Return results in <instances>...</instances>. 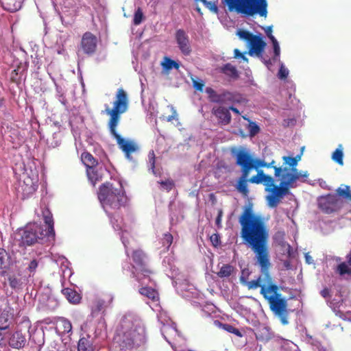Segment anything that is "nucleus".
<instances>
[{"mask_svg": "<svg viewBox=\"0 0 351 351\" xmlns=\"http://www.w3.org/2000/svg\"><path fill=\"white\" fill-rule=\"evenodd\" d=\"M250 271L249 269H243L241 270V274L240 276V282L241 284L247 286L249 289V286L250 285L251 281H248L249 276L250 275Z\"/></svg>", "mask_w": 351, "mask_h": 351, "instance_id": "nucleus-36", "label": "nucleus"}, {"mask_svg": "<svg viewBox=\"0 0 351 351\" xmlns=\"http://www.w3.org/2000/svg\"><path fill=\"white\" fill-rule=\"evenodd\" d=\"M162 335L164 336L165 339L169 342V340L168 339V335H173V334H176V330L173 327H171L169 326H164L162 328Z\"/></svg>", "mask_w": 351, "mask_h": 351, "instance_id": "nucleus-41", "label": "nucleus"}, {"mask_svg": "<svg viewBox=\"0 0 351 351\" xmlns=\"http://www.w3.org/2000/svg\"><path fill=\"white\" fill-rule=\"evenodd\" d=\"M97 46V38L93 33L86 32L82 35L80 48L85 54L88 56L94 54L96 52Z\"/></svg>", "mask_w": 351, "mask_h": 351, "instance_id": "nucleus-11", "label": "nucleus"}, {"mask_svg": "<svg viewBox=\"0 0 351 351\" xmlns=\"http://www.w3.org/2000/svg\"><path fill=\"white\" fill-rule=\"evenodd\" d=\"M162 242L164 246L167 245V247L169 248L173 242L172 234L170 233L164 234L163 237L162 239Z\"/></svg>", "mask_w": 351, "mask_h": 351, "instance_id": "nucleus-45", "label": "nucleus"}, {"mask_svg": "<svg viewBox=\"0 0 351 351\" xmlns=\"http://www.w3.org/2000/svg\"><path fill=\"white\" fill-rule=\"evenodd\" d=\"M265 32L267 35V36L269 38L271 41H273L274 40H276V38L272 34V26H267L265 29Z\"/></svg>", "mask_w": 351, "mask_h": 351, "instance_id": "nucleus-57", "label": "nucleus"}, {"mask_svg": "<svg viewBox=\"0 0 351 351\" xmlns=\"http://www.w3.org/2000/svg\"><path fill=\"white\" fill-rule=\"evenodd\" d=\"M204 5L208 8L209 9L210 11L215 12V13H217L218 12V8L217 6L215 5V3L213 2H211V1H206V3H204Z\"/></svg>", "mask_w": 351, "mask_h": 351, "instance_id": "nucleus-53", "label": "nucleus"}, {"mask_svg": "<svg viewBox=\"0 0 351 351\" xmlns=\"http://www.w3.org/2000/svg\"><path fill=\"white\" fill-rule=\"evenodd\" d=\"M98 199L106 213L119 210L126 205L128 197L120 181L116 185L106 182L99 188Z\"/></svg>", "mask_w": 351, "mask_h": 351, "instance_id": "nucleus-4", "label": "nucleus"}, {"mask_svg": "<svg viewBox=\"0 0 351 351\" xmlns=\"http://www.w3.org/2000/svg\"><path fill=\"white\" fill-rule=\"evenodd\" d=\"M27 343L25 335L21 330L12 333L8 339V345L14 349L20 350L25 347Z\"/></svg>", "mask_w": 351, "mask_h": 351, "instance_id": "nucleus-15", "label": "nucleus"}, {"mask_svg": "<svg viewBox=\"0 0 351 351\" xmlns=\"http://www.w3.org/2000/svg\"><path fill=\"white\" fill-rule=\"evenodd\" d=\"M234 156L236 159V164L239 166L241 169L247 170V172L249 173L252 169H254L258 171L259 167H267V162L260 159L254 158L251 154L245 150L238 151L234 154Z\"/></svg>", "mask_w": 351, "mask_h": 351, "instance_id": "nucleus-7", "label": "nucleus"}, {"mask_svg": "<svg viewBox=\"0 0 351 351\" xmlns=\"http://www.w3.org/2000/svg\"><path fill=\"white\" fill-rule=\"evenodd\" d=\"M212 113L219 119V123L223 125H228L231 121V114L228 108L224 107H214Z\"/></svg>", "mask_w": 351, "mask_h": 351, "instance_id": "nucleus-18", "label": "nucleus"}, {"mask_svg": "<svg viewBox=\"0 0 351 351\" xmlns=\"http://www.w3.org/2000/svg\"><path fill=\"white\" fill-rule=\"evenodd\" d=\"M12 264V260L10 254L3 248H0V275L5 276Z\"/></svg>", "mask_w": 351, "mask_h": 351, "instance_id": "nucleus-16", "label": "nucleus"}, {"mask_svg": "<svg viewBox=\"0 0 351 351\" xmlns=\"http://www.w3.org/2000/svg\"><path fill=\"white\" fill-rule=\"evenodd\" d=\"M249 55L252 56L256 55L258 58H263V52L266 46V43L263 40L260 35L255 36L248 43Z\"/></svg>", "mask_w": 351, "mask_h": 351, "instance_id": "nucleus-14", "label": "nucleus"}, {"mask_svg": "<svg viewBox=\"0 0 351 351\" xmlns=\"http://www.w3.org/2000/svg\"><path fill=\"white\" fill-rule=\"evenodd\" d=\"M61 325L63 329L64 333H69L72 330V324L69 320L65 318H62L60 320Z\"/></svg>", "mask_w": 351, "mask_h": 351, "instance_id": "nucleus-42", "label": "nucleus"}, {"mask_svg": "<svg viewBox=\"0 0 351 351\" xmlns=\"http://www.w3.org/2000/svg\"><path fill=\"white\" fill-rule=\"evenodd\" d=\"M332 159L339 165H343V153L342 145H339L338 147L333 152Z\"/></svg>", "mask_w": 351, "mask_h": 351, "instance_id": "nucleus-32", "label": "nucleus"}, {"mask_svg": "<svg viewBox=\"0 0 351 351\" xmlns=\"http://www.w3.org/2000/svg\"><path fill=\"white\" fill-rule=\"evenodd\" d=\"M114 296L111 293H103L96 297L92 302L90 306V315L93 317L99 315L104 316L106 310L110 308L112 304Z\"/></svg>", "mask_w": 351, "mask_h": 351, "instance_id": "nucleus-8", "label": "nucleus"}, {"mask_svg": "<svg viewBox=\"0 0 351 351\" xmlns=\"http://www.w3.org/2000/svg\"><path fill=\"white\" fill-rule=\"evenodd\" d=\"M283 160L285 162L287 165L291 167L292 168H295L297 165L296 160H294L293 157L284 156Z\"/></svg>", "mask_w": 351, "mask_h": 351, "instance_id": "nucleus-50", "label": "nucleus"}, {"mask_svg": "<svg viewBox=\"0 0 351 351\" xmlns=\"http://www.w3.org/2000/svg\"><path fill=\"white\" fill-rule=\"evenodd\" d=\"M222 328H223V329L228 331V332L234 334L235 335H237L238 337L242 336L240 330L238 328H235L234 326H233L230 324H222Z\"/></svg>", "mask_w": 351, "mask_h": 351, "instance_id": "nucleus-40", "label": "nucleus"}, {"mask_svg": "<svg viewBox=\"0 0 351 351\" xmlns=\"http://www.w3.org/2000/svg\"><path fill=\"white\" fill-rule=\"evenodd\" d=\"M337 271L341 276L346 274L351 275V266H350L347 263L343 262L337 266Z\"/></svg>", "mask_w": 351, "mask_h": 351, "instance_id": "nucleus-34", "label": "nucleus"}, {"mask_svg": "<svg viewBox=\"0 0 351 351\" xmlns=\"http://www.w3.org/2000/svg\"><path fill=\"white\" fill-rule=\"evenodd\" d=\"M8 319L7 314H1L0 315V328L6 330L9 328Z\"/></svg>", "mask_w": 351, "mask_h": 351, "instance_id": "nucleus-47", "label": "nucleus"}, {"mask_svg": "<svg viewBox=\"0 0 351 351\" xmlns=\"http://www.w3.org/2000/svg\"><path fill=\"white\" fill-rule=\"evenodd\" d=\"M234 270V268L233 266L226 264L223 265L219 269V271L217 273V275L218 277L223 278H228L232 275Z\"/></svg>", "mask_w": 351, "mask_h": 351, "instance_id": "nucleus-30", "label": "nucleus"}, {"mask_svg": "<svg viewBox=\"0 0 351 351\" xmlns=\"http://www.w3.org/2000/svg\"><path fill=\"white\" fill-rule=\"evenodd\" d=\"M337 197H341L349 201H351V191L350 187L348 185H343V187H339L336 189V194Z\"/></svg>", "mask_w": 351, "mask_h": 351, "instance_id": "nucleus-31", "label": "nucleus"}, {"mask_svg": "<svg viewBox=\"0 0 351 351\" xmlns=\"http://www.w3.org/2000/svg\"><path fill=\"white\" fill-rule=\"evenodd\" d=\"M0 1L4 10L14 12L21 8L23 0H0Z\"/></svg>", "mask_w": 351, "mask_h": 351, "instance_id": "nucleus-21", "label": "nucleus"}, {"mask_svg": "<svg viewBox=\"0 0 351 351\" xmlns=\"http://www.w3.org/2000/svg\"><path fill=\"white\" fill-rule=\"evenodd\" d=\"M81 160L86 167V169L95 167L98 164L97 160L93 157V156L87 152H84L82 154Z\"/></svg>", "mask_w": 351, "mask_h": 351, "instance_id": "nucleus-26", "label": "nucleus"}, {"mask_svg": "<svg viewBox=\"0 0 351 351\" xmlns=\"http://www.w3.org/2000/svg\"><path fill=\"white\" fill-rule=\"evenodd\" d=\"M62 293L72 304H76L80 303L81 296L75 290L71 288H64L62 290Z\"/></svg>", "mask_w": 351, "mask_h": 351, "instance_id": "nucleus-22", "label": "nucleus"}, {"mask_svg": "<svg viewBox=\"0 0 351 351\" xmlns=\"http://www.w3.org/2000/svg\"><path fill=\"white\" fill-rule=\"evenodd\" d=\"M292 173H290V174L292 176L293 179L296 181L300 178H301V173L298 172V169L296 168H291Z\"/></svg>", "mask_w": 351, "mask_h": 351, "instance_id": "nucleus-61", "label": "nucleus"}, {"mask_svg": "<svg viewBox=\"0 0 351 351\" xmlns=\"http://www.w3.org/2000/svg\"><path fill=\"white\" fill-rule=\"evenodd\" d=\"M271 42L272 43V45H273L274 53V56L273 58V60L274 61H276V60H278L279 56H280V46L278 45V43L277 40H274L271 41Z\"/></svg>", "mask_w": 351, "mask_h": 351, "instance_id": "nucleus-46", "label": "nucleus"}, {"mask_svg": "<svg viewBox=\"0 0 351 351\" xmlns=\"http://www.w3.org/2000/svg\"><path fill=\"white\" fill-rule=\"evenodd\" d=\"M318 206L326 214L339 211L343 205V201L335 194H327L318 198Z\"/></svg>", "mask_w": 351, "mask_h": 351, "instance_id": "nucleus-9", "label": "nucleus"}, {"mask_svg": "<svg viewBox=\"0 0 351 351\" xmlns=\"http://www.w3.org/2000/svg\"><path fill=\"white\" fill-rule=\"evenodd\" d=\"M45 237L47 238V236L45 235L43 228L40 226H36L34 228L24 230L21 236V240L23 244L31 245L40 242Z\"/></svg>", "mask_w": 351, "mask_h": 351, "instance_id": "nucleus-10", "label": "nucleus"}, {"mask_svg": "<svg viewBox=\"0 0 351 351\" xmlns=\"http://www.w3.org/2000/svg\"><path fill=\"white\" fill-rule=\"evenodd\" d=\"M206 93L208 94L210 102L224 104L223 93L218 94L212 88H207Z\"/></svg>", "mask_w": 351, "mask_h": 351, "instance_id": "nucleus-27", "label": "nucleus"}, {"mask_svg": "<svg viewBox=\"0 0 351 351\" xmlns=\"http://www.w3.org/2000/svg\"><path fill=\"white\" fill-rule=\"evenodd\" d=\"M241 175L239 177L237 184L236 185L237 190L241 193L243 196H247L249 193V189L247 187V182H250V179H248V176L250 173L247 172V170H243V169H241Z\"/></svg>", "mask_w": 351, "mask_h": 351, "instance_id": "nucleus-17", "label": "nucleus"}, {"mask_svg": "<svg viewBox=\"0 0 351 351\" xmlns=\"http://www.w3.org/2000/svg\"><path fill=\"white\" fill-rule=\"evenodd\" d=\"M93 343L94 338L91 335L86 334L81 337L78 341L77 351H94Z\"/></svg>", "mask_w": 351, "mask_h": 351, "instance_id": "nucleus-19", "label": "nucleus"}, {"mask_svg": "<svg viewBox=\"0 0 351 351\" xmlns=\"http://www.w3.org/2000/svg\"><path fill=\"white\" fill-rule=\"evenodd\" d=\"M247 129L249 130V136L250 137H254L257 134L260 132V127L252 121H249Z\"/></svg>", "mask_w": 351, "mask_h": 351, "instance_id": "nucleus-35", "label": "nucleus"}, {"mask_svg": "<svg viewBox=\"0 0 351 351\" xmlns=\"http://www.w3.org/2000/svg\"><path fill=\"white\" fill-rule=\"evenodd\" d=\"M42 215L43 217H45L47 215L49 216L53 215L50 210L47 206H45L44 208H42Z\"/></svg>", "mask_w": 351, "mask_h": 351, "instance_id": "nucleus-64", "label": "nucleus"}, {"mask_svg": "<svg viewBox=\"0 0 351 351\" xmlns=\"http://www.w3.org/2000/svg\"><path fill=\"white\" fill-rule=\"evenodd\" d=\"M132 258L138 269L142 274L149 277L153 271L147 267L146 263V254L142 250H136L132 252Z\"/></svg>", "mask_w": 351, "mask_h": 351, "instance_id": "nucleus-12", "label": "nucleus"}, {"mask_svg": "<svg viewBox=\"0 0 351 351\" xmlns=\"http://www.w3.org/2000/svg\"><path fill=\"white\" fill-rule=\"evenodd\" d=\"M128 104L129 101L126 92L123 88H119L116 93L113 107L110 108L108 105H106L104 112L110 117L108 128L110 134L116 140L119 148L123 152L125 157L128 160L134 161L132 154L138 151V144L133 140L121 137L117 131L121 114L128 110Z\"/></svg>", "mask_w": 351, "mask_h": 351, "instance_id": "nucleus-3", "label": "nucleus"}, {"mask_svg": "<svg viewBox=\"0 0 351 351\" xmlns=\"http://www.w3.org/2000/svg\"><path fill=\"white\" fill-rule=\"evenodd\" d=\"M320 293L323 298H326L330 296V290L328 288H324L321 291Z\"/></svg>", "mask_w": 351, "mask_h": 351, "instance_id": "nucleus-63", "label": "nucleus"}, {"mask_svg": "<svg viewBox=\"0 0 351 351\" xmlns=\"http://www.w3.org/2000/svg\"><path fill=\"white\" fill-rule=\"evenodd\" d=\"M288 71L282 65L278 73L279 77L281 79H285L288 76Z\"/></svg>", "mask_w": 351, "mask_h": 351, "instance_id": "nucleus-58", "label": "nucleus"}, {"mask_svg": "<svg viewBox=\"0 0 351 351\" xmlns=\"http://www.w3.org/2000/svg\"><path fill=\"white\" fill-rule=\"evenodd\" d=\"M223 217V210L221 209H219L218 210V214L215 220V224L217 226L218 228H221V219Z\"/></svg>", "mask_w": 351, "mask_h": 351, "instance_id": "nucleus-56", "label": "nucleus"}, {"mask_svg": "<svg viewBox=\"0 0 351 351\" xmlns=\"http://www.w3.org/2000/svg\"><path fill=\"white\" fill-rule=\"evenodd\" d=\"M21 67L20 66H18L16 69H14L11 74H10V80L12 82H16L17 81V76L19 75V73H21L20 70H21Z\"/></svg>", "mask_w": 351, "mask_h": 351, "instance_id": "nucleus-54", "label": "nucleus"}, {"mask_svg": "<svg viewBox=\"0 0 351 351\" xmlns=\"http://www.w3.org/2000/svg\"><path fill=\"white\" fill-rule=\"evenodd\" d=\"M8 280L9 282V285L12 289H21L23 282L19 274H18L17 276L15 274H10L8 276Z\"/></svg>", "mask_w": 351, "mask_h": 351, "instance_id": "nucleus-29", "label": "nucleus"}, {"mask_svg": "<svg viewBox=\"0 0 351 351\" xmlns=\"http://www.w3.org/2000/svg\"><path fill=\"white\" fill-rule=\"evenodd\" d=\"M38 263L36 259H33L29 264L27 269L30 273V275H34L38 267Z\"/></svg>", "mask_w": 351, "mask_h": 351, "instance_id": "nucleus-49", "label": "nucleus"}, {"mask_svg": "<svg viewBox=\"0 0 351 351\" xmlns=\"http://www.w3.org/2000/svg\"><path fill=\"white\" fill-rule=\"evenodd\" d=\"M193 87L197 90L202 91L203 90V88L204 86V83L203 82H197V81H193Z\"/></svg>", "mask_w": 351, "mask_h": 351, "instance_id": "nucleus-59", "label": "nucleus"}, {"mask_svg": "<svg viewBox=\"0 0 351 351\" xmlns=\"http://www.w3.org/2000/svg\"><path fill=\"white\" fill-rule=\"evenodd\" d=\"M221 73L226 75L230 77L233 79H237L239 77L238 71L236 67L230 63H227L220 68Z\"/></svg>", "mask_w": 351, "mask_h": 351, "instance_id": "nucleus-28", "label": "nucleus"}, {"mask_svg": "<svg viewBox=\"0 0 351 351\" xmlns=\"http://www.w3.org/2000/svg\"><path fill=\"white\" fill-rule=\"evenodd\" d=\"M169 107L171 108L172 114L166 118V121L168 122H171L173 120L178 119V114H177L176 110L175 109V108L173 106H170Z\"/></svg>", "mask_w": 351, "mask_h": 351, "instance_id": "nucleus-51", "label": "nucleus"}, {"mask_svg": "<svg viewBox=\"0 0 351 351\" xmlns=\"http://www.w3.org/2000/svg\"><path fill=\"white\" fill-rule=\"evenodd\" d=\"M158 183L160 184L162 189L166 190L168 192L171 191L175 186V183L171 179H167L164 181H159Z\"/></svg>", "mask_w": 351, "mask_h": 351, "instance_id": "nucleus-39", "label": "nucleus"}, {"mask_svg": "<svg viewBox=\"0 0 351 351\" xmlns=\"http://www.w3.org/2000/svg\"><path fill=\"white\" fill-rule=\"evenodd\" d=\"M239 222L241 237L254 253L255 260L261 271L257 279L251 280L249 290L260 287V293L268 302L271 311L278 316L283 325H286L288 324L287 300L279 292L280 287L274 283L269 273V231L264 218L256 214L252 204L249 203L244 206Z\"/></svg>", "mask_w": 351, "mask_h": 351, "instance_id": "nucleus-1", "label": "nucleus"}, {"mask_svg": "<svg viewBox=\"0 0 351 351\" xmlns=\"http://www.w3.org/2000/svg\"><path fill=\"white\" fill-rule=\"evenodd\" d=\"M138 292L141 295L147 298L153 302H157L159 300V293L158 291L148 286H142L138 289Z\"/></svg>", "mask_w": 351, "mask_h": 351, "instance_id": "nucleus-20", "label": "nucleus"}, {"mask_svg": "<svg viewBox=\"0 0 351 351\" xmlns=\"http://www.w3.org/2000/svg\"><path fill=\"white\" fill-rule=\"evenodd\" d=\"M230 12H234L245 17L258 14L266 17L267 0H223Z\"/></svg>", "mask_w": 351, "mask_h": 351, "instance_id": "nucleus-6", "label": "nucleus"}, {"mask_svg": "<svg viewBox=\"0 0 351 351\" xmlns=\"http://www.w3.org/2000/svg\"><path fill=\"white\" fill-rule=\"evenodd\" d=\"M161 65L162 68L166 71H169L173 68L178 69L180 67L179 63L168 57H165L163 62L161 63Z\"/></svg>", "mask_w": 351, "mask_h": 351, "instance_id": "nucleus-33", "label": "nucleus"}, {"mask_svg": "<svg viewBox=\"0 0 351 351\" xmlns=\"http://www.w3.org/2000/svg\"><path fill=\"white\" fill-rule=\"evenodd\" d=\"M234 58H242L245 61H247V58L238 49H235L234 50Z\"/></svg>", "mask_w": 351, "mask_h": 351, "instance_id": "nucleus-60", "label": "nucleus"}, {"mask_svg": "<svg viewBox=\"0 0 351 351\" xmlns=\"http://www.w3.org/2000/svg\"><path fill=\"white\" fill-rule=\"evenodd\" d=\"M143 19V13L141 8H138V9L135 11L134 16V24L139 25Z\"/></svg>", "mask_w": 351, "mask_h": 351, "instance_id": "nucleus-43", "label": "nucleus"}, {"mask_svg": "<svg viewBox=\"0 0 351 351\" xmlns=\"http://www.w3.org/2000/svg\"><path fill=\"white\" fill-rule=\"evenodd\" d=\"M275 164V160H272L271 162H269L267 163V167H266L267 168H270V167H272L274 168V176L276 178H278L280 176L282 171V169L281 167H276L274 165Z\"/></svg>", "mask_w": 351, "mask_h": 351, "instance_id": "nucleus-48", "label": "nucleus"}, {"mask_svg": "<svg viewBox=\"0 0 351 351\" xmlns=\"http://www.w3.org/2000/svg\"><path fill=\"white\" fill-rule=\"evenodd\" d=\"M148 160L150 169L152 172L154 173L155 165H156V155L154 150H151L148 154Z\"/></svg>", "mask_w": 351, "mask_h": 351, "instance_id": "nucleus-44", "label": "nucleus"}, {"mask_svg": "<svg viewBox=\"0 0 351 351\" xmlns=\"http://www.w3.org/2000/svg\"><path fill=\"white\" fill-rule=\"evenodd\" d=\"M237 34L241 39L246 40L247 43H249L255 36V35L249 31L244 29H239Z\"/></svg>", "mask_w": 351, "mask_h": 351, "instance_id": "nucleus-38", "label": "nucleus"}, {"mask_svg": "<svg viewBox=\"0 0 351 351\" xmlns=\"http://www.w3.org/2000/svg\"><path fill=\"white\" fill-rule=\"evenodd\" d=\"M45 223L47 226V229H43L45 232V235L47 236V239H53L55 237V230H54V221L53 219V215H47L43 217Z\"/></svg>", "mask_w": 351, "mask_h": 351, "instance_id": "nucleus-23", "label": "nucleus"}, {"mask_svg": "<svg viewBox=\"0 0 351 351\" xmlns=\"http://www.w3.org/2000/svg\"><path fill=\"white\" fill-rule=\"evenodd\" d=\"M86 173L88 179L91 181L93 185H95L96 182L99 180L97 171L94 169V167L86 169Z\"/></svg>", "mask_w": 351, "mask_h": 351, "instance_id": "nucleus-37", "label": "nucleus"}, {"mask_svg": "<svg viewBox=\"0 0 351 351\" xmlns=\"http://www.w3.org/2000/svg\"><path fill=\"white\" fill-rule=\"evenodd\" d=\"M113 345L115 351H145L147 348L145 331L131 315L123 316L117 327Z\"/></svg>", "mask_w": 351, "mask_h": 351, "instance_id": "nucleus-2", "label": "nucleus"}, {"mask_svg": "<svg viewBox=\"0 0 351 351\" xmlns=\"http://www.w3.org/2000/svg\"><path fill=\"white\" fill-rule=\"evenodd\" d=\"M250 182L253 184H264L265 191L269 193L266 196L267 205L271 208L277 207L284 196L289 194V189L291 187L283 181H281L278 186L275 185L274 178L266 175L263 170L258 171L256 175L250 178Z\"/></svg>", "mask_w": 351, "mask_h": 351, "instance_id": "nucleus-5", "label": "nucleus"}, {"mask_svg": "<svg viewBox=\"0 0 351 351\" xmlns=\"http://www.w3.org/2000/svg\"><path fill=\"white\" fill-rule=\"evenodd\" d=\"M283 178L286 180H283L282 181L285 182L287 184L291 186L292 187V184L295 182L294 179H293L292 176L290 174V173H287L283 176Z\"/></svg>", "mask_w": 351, "mask_h": 351, "instance_id": "nucleus-55", "label": "nucleus"}, {"mask_svg": "<svg viewBox=\"0 0 351 351\" xmlns=\"http://www.w3.org/2000/svg\"><path fill=\"white\" fill-rule=\"evenodd\" d=\"M210 239H211V241L213 242V243L215 245H217L219 243V237L218 234H213L211 237H210Z\"/></svg>", "mask_w": 351, "mask_h": 351, "instance_id": "nucleus-62", "label": "nucleus"}, {"mask_svg": "<svg viewBox=\"0 0 351 351\" xmlns=\"http://www.w3.org/2000/svg\"><path fill=\"white\" fill-rule=\"evenodd\" d=\"M224 104L232 103H241L243 101L242 95L238 93L229 91L223 92Z\"/></svg>", "mask_w": 351, "mask_h": 351, "instance_id": "nucleus-25", "label": "nucleus"}, {"mask_svg": "<svg viewBox=\"0 0 351 351\" xmlns=\"http://www.w3.org/2000/svg\"><path fill=\"white\" fill-rule=\"evenodd\" d=\"M169 107L171 108L172 114L166 118V121L168 122H171L173 120L178 119V114H177L176 110L175 109V108L173 106H170Z\"/></svg>", "mask_w": 351, "mask_h": 351, "instance_id": "nucleus-52", "label": "nucleus"}, {"mask_svg": "<svg viewBox=\"0 0 351 351\" xmlns=\"http://www.w3.org/2000/svg\"><path fill=\"white\" fill-rule=\"evenodd\" d=\"M256 339L262 342H267L274 337V333L268 327H261L256 334Z\"/></svg>", "mask_w": 351, "mask_h": 351, "instance_id": "nucleus-24", "label": "nucleus"}, {"mask_svg": "<svg viewBox=\"0 0 351 351\" xmlns=\"http://www.w3.org/2000/svg\"><path fill=\"white\" fill-rule=\"evenodd\" d=\"M175 39L179 49L184 56H189L192 51L189 37L182 29L176 30Z\"/></svg>", "mask_w": 351, "mask_h": 351, "instance_id": "nucleus-13", "label": "nucleus"}]
</instances>
